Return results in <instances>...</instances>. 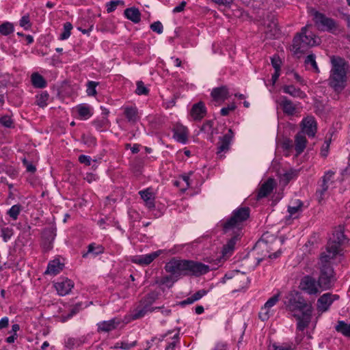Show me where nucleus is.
Masks as SVG:
<instances>
[{
    "instance_id": "1a4fd4ad",
    "label": "nucleus",
    "mask_w": 350,
    "mask_h": 350,
    "mask_svg": "<svg viewBox=\"0 0 350 350\" xmlns=\"http://www.w3.org/2000/svg\"><path fill=\"white\" fill-rule=\"evenodd\" d=\"M338 295L327 293L321 295L317 300V308L319 311L325 312L328 310L334 300L338 299Z\"/></svg>"
},
{
    "instance_id": "aec40b11",
    "label": "nucleus",
    "mask_w": 350,
    "mask_h": 350,
    "mask_svg": "<svg viewBox=\"0 0 350 350\" xmlns=\"http://www.w3.org/2000/svg\"><path fill=\"white\" fill-rule=\"evenodd\" d=\"M273 188L274 180L270 178L260 186L257 195V200L267 197L273 191Z\"/></svg>"
},
{
    "instance_id": "6ab92c4d",
    "label": "nucleus",
    "mask_w": 350,
    "mask_h": 350,
    "mask_svg": "<svg viewBox=\"0 0 350 350\" xmlns=\"http://www.w3.org/2000/svg\"><path fill=\"white\" fill-rule=\"evenodd\" d=\"M64 267V264L62 263L59 259H54L49 261L47 268L44 271L45 275H56Z\"/></svg>"
},
{
    "instance_id": "6e6552de",
    "label": "nucleus",
    "mask_w": 350,
    "mask_h": 350,
    "mask_svg": "<svg viewBox=\"0 0 350 350\" xmlns=\"http://www.w3.org/2000/svg\"><path fill=\"white\" fill-rule=\"evenodd\" d=\"M299 288L309 295H316L319 293L318 281L310 275L303 277L300 281Z\"/></svg>"
},
{
    "instance_id": "3c124183",
    "label": "nucleus",
    "mask_w": 350,
    "mask_h": 350,
    "mask_svg": "<svg viewBox=\"0 0 350 350\" xmlns=\"http://www.w3.org/2000/svg\"><path fill=\"white\" fill-rule=\"evenodd\" d=\"M108 120L106 118H103L102 120H94L92 124L96 129L99 130L103 128H105L108 124Z\"/></svg>"
},
{
    "instance_id": "680f3d73",
    "label": "nucleus",
    "mask_w": 350,
    "mask_h": 350,
    "mask_svg": "<svg viewBox=\"0 0 350 350\" xmlns=\"http://www.w3.org/2000/svg\"><path fill=\"white\" fill-rule=\"evenodd\" d=\"M23 165L25 166L27 172L34 173L36 170L35 165L29 162L26 159H23Z\"/></svg>"
},
{
    "instance_id": "4468645a",
    "label": "nucleus",
    "mask_w": 350,
    "mask_h": 350,
    "mask_svg": "<svg viewBox=\"0 0 350 350\" xmlns=\"http://www.w3.org/2000/svg\"><path fill=\"white\" fill-rule=\"evenodd\" d=\"M159 307H152L141 301L139 305L133 310L132 314L133 319H138L144 317L147 313L152 312L155 310L160 309Z\"/></svg>"
},
{
    "instance_id": "c03bdc74",
    "label": "nucleus",
    "mask_w": 350,
    "mask_h": 350,
    "mask_svg": "<svg viewBox=\"0 0 350 350\" xmlns=\"http://www.w3.org/2000/svg\"><path fill=\"white\" fill-rule=\"evenodd\" d=\"M137 344V341H133V342L131 343H129L127 342H117L115 346H114V348L115 349H124V350H129L130 349H131L132 347H135Z\"/></svg>"
},
{
    "instance_id": "f257e3e1",
    "label": "nucleus",
    "mask_w": 350,
    "mask_h": 350,
    "mask_svg": "<svg viewBox=\"0 0 350 350\" xmlns=\"http://www.w3.org/2000/svg\"><path fill=\"white\" fill-rule=\"evenodd\" d=\"M342 242H329L326 246V250L321 254L319 258L320 275L318 278V285L322 290L330 289L336 281L334 269L331 260L336 255L340 254Z\"/></svg>"
},
{
    "instance_id": "72a5a7b5",
    "label": "nucleus",
    "mask_w": 350,
    "mask_h": 350,
    "mask_svg": "<svg viewBox=\"0 0 350 350\" xmlns=\"http://www.w3.org/2000/svg\"><path fill=\"white\" fill-rule=\"evenodd\" d=\"M304 63L306 66L310 65L315 72L319 73L320 72L316 62V55L314 54L311 53L307 55Z\"/></svg>"
},
{
    "instance_id": "58836bf2",
    "label": "nucleus",
    "mask_w": 350,
    "mask_h": 350,
    "mask_svg": "<svg viewBox=\"0 0 350 350\" xmlns=\"http://www.w3.org/2000/svg\"><path fill=\"white\" fill-rule=\"evenodd\" d=\"M213 120H207L206 122L203 124L202 126L200 131L210 133V137L209 139L211 140L213 139Z\"/></svg>"
},
{
    "instance_id": "393cba45",
    "label": "nucleus",
    "mask_w": 350,
    "mask_h": 350,
    "mask_svg": "<svg viewBox=\"0 0 350 350\" xmlns=\"http://www.w3.org/2000/svg\"><path fill=\"white\" fill-rule=\"evenodd\" d=\"M124 114L128 122L132 124H135L139 119L138 111L135 107H125Z\"/></svg>"
},
{
    "instance_id": "2eb2a0df",
    "label": "nucleus",
    "mask_w": 350,
    "mask_h": 350,
    "mask_svg": "<svg viewBox=\"0 0 350 350\" xmlns=\"http://www.w3.org/2000/svg\"><path fill=\"white\" fill-rule=\"evenodd\" d=\"M233 137L234 133L232 132V130L231 129H229L227 133H226L224 136L219 137L217 147L218 154L221 152L228 151L229 150L230 145Z\"/></svg>"
},
{
    "instance_id": "e2e57ef3",
    "label": "nucleus",
    "mask_w": 350,
    "mask_h": 350,
    "mask_svg": "<svg viewBox=\"0 0 350 350\" xmlns=\"http://www.w3.org/2000/svg\"><path fill=\"white\" fill-rule=\"evenodd\" d=\"M79 161L81 163H83L85 165H91V157L87 155L81 154L79 157Z\"/></svg>"
},
{
    "instance_id": "09e8293b",
    "label": "nucleus",
    "mask_w": 350,
    "mask_h": 350,
    "mask_svg": "<svg viewBox=\"0 0 350 350\" xmlns=\"http://www.w3.org/2000/svg\"><path fill=\"white\" fill-rule=\"evenodd\" d=\"M43 235L47 241H53L56 236L55 230L53 228H49L44 230Z\"/></svg>"
},
{
    "instance_id": "2f4dec72",
    "label": "nucleus",
    "mask_w": 350,
    "mask_h": 350,
    "mask_svg": "<svg viewBox=\"0 0 350 350\" xmlns=\"http://www.w3.org/2000/svg\"><path fill=\"white\" fill-rule=\"evenodd\" d=\"M174 138L180 143H186L187 140V132L185 127L176 128L174 134Z\"/></svg>"
},
{
    "instance_id": "f8f14e48",
    "label": "nucleus",
    "mask_w": 350,
    "mask_h": 350,
    "mask_svg": "<svg viewBox=\"0 0 350 350\" xmlns=\"http://www.w3.org/2000/svg\"><path fill=\"white\" fill-rule=\"evenodd\" d=\"M312 309L308 308L307 310L303 311L301 315L294 314V317L297 321V329L298 331H304L309 325L311 321Z\"/></svg>"
},
{
    "instance_id": "412c9836",
    "label": "nucleus",
    "mask_w": 350,
    "mask_h": 350,
    "mask_svg": "<svg viewBox=\"0 0 350 350\" xmlns=\"http://www.w3.org/2000/svg\"><path fill=\"white\" fill-rule=\"evenodd\" d=\"M211 96L216 102H223L229 96V92L226 86L215 88L211 92Z\"/></svg>"
},
{
    "instance_id": "13d9d810",
    "label": "nucleus",
    "mask_w": 350,
    "mask_h": 350,
    "mask_svg": "<svg viewBox=\"0 0 350 350\" xmlns=\"http://www.w3.org/2000/svg\"><path fill=\"white\" fill-rule=\"evenodd\" d=\"M269 308L265 309L264 306L262 308L261 311L259 312V318L262 321H267L269 318Z\"/></svg>"
},
{
    "instance_id": "cd10ccee",
    "label": "nucleus",
    "mask_w": 350,
    "mask_h": 350,
    "mask_svg": "<svg viewBox=\"0 0 350 350\" xmlns=\"http://www.w3.org/2000/svg\"><path fill=\"white\" fill-rule=\"evenodd\" d=\"M295 149L298 154H301L305 149L306 145V138L304 133H298L295 135Z\"/></svg>"
},
{
    "instance_id": "a211bd4d",
    "label": "nucleus",
    "mask_w": 350,
    "mask_h": 350,
    "mask_svg": "<svg viewBox=\"0 0 350 350\" xmlns=\"http://www.w3.org/2000/svg\"><path fill=\"white\" fill-rule=\"evenodd\" d=\"M120 322L117 319L113 318L109 321H104L97 323L98 332H109L115 329Z\"/></svg>"
},
{
    "instance_id": "e433bc0d",
    "label": "nucleus",
    "mask_w": 350,
    "mask_h": 350,
    "mask_svg": "<svg viewBox=\"0 0 350 350\" xmlns=\"http://www.w3.org/2000/svg\"><path fill=\"white\" fill-rule=\"evenodd\" d=\"M49 95L46 92H42L40 95L36 97V103L41 107H44L47 105V100H49Z\"/></svg>"
},
{
    "instance_id": "9b49d317",
    "label": "nucleus",
    "mask_w": 350,
    "mask_h": 350,
    "mask_svg": "<svg viewBox=\"0 0 350 350\" xmlns=\"http://www.w3.org/2000/svg\"><path fill=\"white\" fill-rule=\"evenodd\" d=\"M302 133L306 134L308 137H314L317 129V122L314 117L308 116L301 122Z\"/></svg>"
},
{
    "instance_id": "37998d69",
    "label": "nucleus",
    "mask_w": 350,
    "mask_h": 350,
    "mask_svg": "<svg viewBox=\"0 0 350 350\" xmlns=\"http://www.w3.org/2000/svg\"><path fill=\"white\" fill-rule=\"evenodd\" d=\"M157 298V295L155 293L151 292L145 296L141 301L144 304L152 306V304L155 301Z\"/></svg>"
},
{
    "instance_id": "ea45409f",
    "label": "nucleus",
    "mask_w": 350,
    "mask_h": 350,
    "mask_svg": "<svg viewBox=\"0 0 350 350\" xmlns=\"http://www.w3.org/2000/svg\"><path fill=\"white\" fill-rule=\"evenodd\" d=\"M298 171L295 170H290L285 172L282 177V181H284V184L287 185L291 180L297 176Z\"/></svg>"
},
{
    "instance_id": "4d7b16f0",
    "label": "nucleus",
    "mask_w": 350,
    "mask_h": 350,
    "mask_svg": "<svg viewBox=\"0 0 350 350\" xmlns=\"http://www.w3.org/2000/svg\"><path fill=\"white\" fill-rule=\"evenodd\" d=\"M235 108H236L235 104L231 103V104L228 105V106L227 107H223L221 109V111H220L221 115L223 116H226L229 114L230 111L234 110Z\"/></svg>"
},
{
    "instance_id": "dca6fc26",
    "label": "nucleus",
    "mask_w": 350,
    "mask_h": 350,
    "mask_svg": "<svg viewBox=\"0 0 350 350\" xmlns=\"http://www.w3.org/2000/svg\"><path fill=\"white\" fill-rule=\"evenodd\" d=\"M334 174V172L333 171L329 170L322 177V183L320 185V189H318L316 192L319 201L323 199V196L327 191L329 187V183L332 181V178Z\"/></svg>"
},
{
    "instance_id": "5fc2aeb1",
    "label": "nucleus",
    "mask_w": 350,
    "mask_h": 350,
    "mask_svg": "<svg viewBox=\"0 0 350 350\" xmlns=\"http://www.w3.org/2000/svg\"><path fill=\"white\" fill-rule=\"evenodd\" d=\"M150 29L157 33H161L163 32V25L160 21H157L151 24Z\"/></svg>"
},
{
    "instance_id": "bf43d9fd",
    "label": "nucleus",
    "mask_w": 350,
    "mask_h": 350,
    "mask_svg": "<svg viewBox=\"0 0 350 350\" xmlns=\"http://www.w3.org/2000/svg\"><path fill=\"white\" fill-rule=\"evenodd\" d=\"M174 341L169 343V345L165 347V350H174L176 343L179 340V334H176L173 337Z\"/></svg>"
},
{
    "instance_id": "c9c22d12",
    "label": "nucleus",
    "mask_w": 350,
    "mask_h": 350,
    "mask_svg": "<svg viewBox=\"0 0 350 350\" xmlns=\"http://www.w3.org/2000/svg\"><path fill=\"white\" fill-rule=\"evenodd\" d=\"M14 31V26L11 23L5 22L0 25V33L8 36Z\"/></svg>"
},
{
    "instance_id": "b1692460",
    "label": "nucleus",
    "mask_w": 350,
    "mask_h": 350,
    "mask_svg": "<svg viewBox=\"0 0 350 350\" xmlns=\"http://www.w3.org/2000/svg\"><path fill=\"white\" fill-rule=\"evenodd\" d=\"M139 194L144 200L146 203V206L148 208L152 209L154 208V197L153 193L150 192L148 189L144 191H140Z\"/></svg>"
},
{
    "instance_id": "6e6d98bb",
    "label": "nucleus",
    "mask_w": 350,
    "mask_h": 350,
    "mask_svg": "<svg viewBox=\"0 0 350 350\" xmlns=\"http://www.w3.org/2000/svg\"><path fill=\"white\" fill-rule=\"evenodd\" d=\"M20 25L24 27L25 29H28L30 27V21L29 15L23 16L20 20Z\"/></svg>"
},
{
    "instance_id": "c756f323",
    "label": "nucleus",
    "mask_w": 350,
    "mask_h": 350,
    "mask_svg": "<svg viewBox=\"0 0 350 350\" xmlns=\"http://www.w3.org/2000/svg\"><path fill=\"white\" fill-rule=\"evenodd\" d=\"M332 241H344L345 239H348L347 235L345 232L344 226H338L336 227L332 232Z\"/></svg>"
},
{
    "instance_id": "8fccbe9b",
    "label": "nucleus",
    "mask_w": 350,
    "mask_h": 350,
    "mask_svg": "<svg viewBox=\"0 0 350 350\" xmlns=\"http://www.w3.org/2000/svg\"><path fill=\"white\" fill-rule=\"evenodd\" d=\"M118 5H124V2L120 0H114L108 3L107 5V12L110 13L113 12Z\"/></svg>"
},
{
    "instance_id": "774afa93",
    "label": "nucleus",
    "mask_w": 350,
    "mask_h": 350,
    "mask_svg": "<svg viewBox=\"0 0 350 350\" xmlns=\"http://www.w3.org/2000/svg\"><path fill=\"white\" fill-rule=\"evenodd\" d=\"M213 350H228V349H227V346L226 344L222 343V342H218L214 347Z\"/></svg>"
},
{
    "instance_id": "473e14b6",
    "label": "nucleus",
    "mask_w": 350,
    "mask_h": 350,
    "mask_svg": "<svg viewBox=\"0 0 350 350\" xmlns=\"http://www.w3.org/2000/svg\"><path fill=\"white\" fill-rule=\"evenodd\" d=\"M335 329L342 335L350 337V324H347L343 321H339Z\"/></svg>"
},
{
    "instance_id": "423d86ee",
    "label": "nucleus",
    "mask_w": 350,
    "mask_h": 350,
    "mask_svg": "<svg viewBox=\"0 0 350 350\" xmlns=\"http://www.w3.org/2000/svg\"><path fill=\"white\" fill-rule=\"evenodd\" d=\"M284 304L287 308L292 312H303L308 308L312 309V305L306 301L301 294L297 291H291L285 297Z\"/></svg>"
},
{
    "instance_id": "bb28decb",
    "label": "nucleus",
    "mask_w": 350,
    "mask_h": 350,
    "mask_svg": "<svg viewBox=\"0 0 350 350\" xmlns=\"http://www.w3.org/2000/svg\"><path fill=\"white\" fill-rule=\"evenodd\" d=\"M125 16L132 22L137 23L141 19V13L136 8H129L124 10Z\"/></svg>"
},
{
    "instance_id": "a18cd8bd",
    "label": "nucleus",
    "mask_w": 350,
    "mask_h": 350,
    "mask_svg": "<svg viewBox=\"0 0 350 350\" xmlns=\"http://www.w3.org/2000/svg\"><path fill=\"white\" fill-rule=\"evenodd\" d=\"M148 89L144 85L142 81L137 82L136 94L138 95H147L148 94Z\"/></svg>"
},
{
    "instance_id": "f3484780",
    "label": "nucleus",
    "mask_w": 350,
    "mask_h": 350,
    "mask_svg": "<svg viewBox=\"0 0 350 350\" xmlns=\"http://www.w3.org/2000/svg\"><path fill=\"white\" fill-rule=\"evenodd\" d=\"M234 243L228 242L226 245H224L221 252V255L216 258L217 262L215 264L217 266H219L221 263L226 260L232 254L234 250Z\"/></svg>"
},
{
    "instance_id": "49530a36",
    "label": "nucleus",
    "mask_w": 350,
    "mask_h": 350,
    "mask_svg": "<svg viewBox=\"0 0 350 350\" xmlns=\"http://www.w3.org/2000/svg\"><path fill=\"white\" fill-rule=\"evenodd\" d=\"M98 85L97 82L95 81H88L87 83V94L88 96H94L96 94V88Z\"/></svg>"
},
{
    "instance_id": "f704fd0d",
    "label": "nucleus",
    "mask_w": 350,
    "mask_h": 350,
    "mask_svg": "<svg viewBox=\"0 0 350 350\" xmlns=\"http://www.w3.org/2000/svg\"><path fill=\"white\" fill-rule=\"evenodd\" d=\"M77 111L79 116L83 119H88L92 116L90 107L86 105H79L77 106Z\"/></svg>"
},
{
    "instance_id": "ddd939ff",
    "label": "nucleus",
    "mask_w": 350,
    "mask_h": 350,
    "mask_svg": "<svg viewBox=\"0 0 350 350\" xmlns=\"http://www.w3.org/2000/svg\"><path fill=\"white\" fill-rule=\"evenodd\" d=\"M162 252L163 250H159L150 254L135 256L132 258L131 261L135 264L142 266L148 265Z\"/></svg>"
},
{
    "instance_id": "4c0bfd02",
    "label": "nucleus",
    "mask_w": 350,
    "mask_h": 350,
    "mask_svg": "<svg viewBox=\"0 0 350 350\" xmlns=\"http://www.w3.org/2000/svg\"><path fill=\"white\" fill-rule=\"evenodd\" d=\"M21 209H22V206L21 204H15V205H13L8 211L7 213L11 218L16 220L18 218V216L19 213H21Z\"/></svg>"
},
{
    "instance_id": "9d476101",
    "label": "nucleus",
    "mask_w": 350,
    "mask_h": 350,
    "mask_svg": "<svg viewBox=\"0 0 350 350\" xmlns=\"http://www.w3.org/2000/svg\"><path fill=\"white\" fill-rule=\"evenodd\" d=\"M54 286L59 295L64 296L70 293L74 287V282L67 278H60L58 282L55 283Z\"/></svg>"
},
{
    "instance_id": "052dcab7",
    "label": "nucleus",
    "mask_w": 350,
    "mask_h": 350,
    "mask_svg": "<svg viewBox=\"0 0 350 350\" xmlns=\"http://www.w3.org/2000/svg\"><path fill=\"white\" fill-rule=\"evenodd\" d=\"M10 81L11 77L8 74L0 76V86H6L11 82Z\"/></svg>"
},
{
    "instance_id": "5701e85b",
    "label": "nucleus",
    "mask_w": 350,
    "mask_h": 350,
    "mask_svg": "<svg viewBox=\"0 0 350 350\" xmlns=\"http://www.w3.org/2000/svg\"><path fill=\"white\" fill-rule=\"evenodd\" d=\"M280 105L282 109L284 114L287 116H293L296 112V106L286 96L281 97Z\"/></svg>"
},
{
    "instance_id": "a878e982",
    "label": "nucleus",
    "mask_w": 350,
    "mask_h": 350,
    "mask_svg": "<svg viewBox=\"0 0 350 350\" xmlns=\"http://www.w3.org/2000/svg\"><path fill=\"white\" fill-rule=\"evenodd\" d=\"M282 89L284 93L288 94L293 97L302 98L306 96V94L300 90V88H297L293 85H284Z\"/></svg>"
},
{
    "instance_id": "338daca9",
    "label": "nucleus",
    "mask_w": 350,
    "mask_h": 350,
    "mask_svg": "<svg viewBox=\"0 0 350 350\" xmlns=\"http://www.w3.org/2000/svg\"><path fill=\"white\" fill-rule=\"evenodd\" d=\"M325 146H323L322 149H321V155L323 157H325L327 155V152H328V149L329 147L330 141L327 140L325 142Z\"/></svg>"
},
{
    "instance_id": "7ed1b4c3",
    "label": "nucleus",
    "mask_w": 350,
    "mask_h": 350,
    "mask_svg": "<svg viewBox=\"0 0 350 350\" xmlns=\"http://www.w3.org/2000/svg\"><path fill=\"white\" fill-rule=\"evenodd\" d=\"M165 269L175 276L193 275L199 277L211 271L208 265L191 260L172 258L165 265Z\"/></svg>"
},
{
    "instance_id": "4be33fe9",
    "label": "nucleus",
    "mask_w": 350,
    "mask_h": 350,
    "mask_svg": "<svg viewBox=\"0 0 350 350\" xmlns=\"http://www.w3.org/2000/svg\"><path fill=\"white\" fill-rule=\"evenodd\" d=\"M206 113V109L204 103L199 102L193 105L191 110V116L195 120H200Z\"/></svg>"
},
{
    "instance_id": "de8ad7c7",
    "label": "nucleus",
    "mask_w": 350,
    "mask_h": 350,
    "mask_svg": "<svg viewBox=\"0 0 350 350\" xmlns=\"http://www.w3.org/2000/svg\"><path fill=\"white\" fill-rule=\"evenodd\" d=\"M0 124L6 128H12L14 126L12 120L8 116H4L0 118Z\"/></svg>"
},
{
    "instance_id": "0e129e2a",
    "label": "nucleus",
    "mask_w": 350,
    "mask_h": 350,
    "mask_svg": "<svg viewBox=\"0 0 350 350\" xmlns=\"http://www.w3.org/2000/svg\"><path fill=\"white\" fill-rule=\"evenodd\" d=\"M12 231L8 228H4L1 230V236L4 240L9 239L11 238Z\"/></svg>"
},
{
    "instance_id": "864d4df0",
    "label": "nucleus",
    "mask_w": 350,
    "mask_h": 350,
    "mask_svg": "<svg viewBox=\"0 0 350 350\" xmlns=\"http://www.w3.org/2000/svg\"><path fill=\"white\" fill-rule=\"evenodd\" d=\"M271 65L274 68V69L277 70H280V65H281V59L278 55H273L271 58Z\"/></svg>"
},
{
    "instance_id": "20e7f679",
    "label": "nucleus",
    "mask_w": 350,
    "mask_h": 350,
    "mask_svg": "<svg viewBox=\"0 0 350 350\" xmlns=\"http://www.w3.org/2000/svg\"><path fill=\"white\" fill-rule=\"evenodd\" d=\"M332 69L328 79L329 85L336 92H341L346 87L348 63L345 59L333 56L331 58Z\"/></svg>"
},
{
    "instance_id": "0eeeda50",
    "label": "nucleus",
    "mask_w": 350,
    "mask_h": 350,
    "mask_svg": "<svg viewBox=\"0 0 350 350\" xmlns=\"http://www.w3.org/2000/svg\"><path fill=\"white\" fill-rule=\"evenodd\" d=\"M313 16V20L318 29L333 33L338 29V25L335 20L327 17L324 14L315 11Z\"/></svg>"
},
{
    "instance_id": "39448f33",
    "label": "nucleus",
    "mask_w": 350,
    "mask_h": 350,
    "mask_svg": "<svg viewBox=\"0 0 350 350\" xmlns=\"http://www.w3.org/2000/svg\"><path fill=\"white\" fill-rule=\"evenodd\" d=\"M317 44L315 36L312 32H308L307 27L301 29L300 33H297L293 40L292 50L295 54H302L309 47Z\"/></svg>"
},
{
    "instance_id": "f03ea898",
    "label": "nucleus",
    "mask_w": 350,
    "mask_h": 350,
    "mask_svg": "<svg viewBox=\"0 0 350 350\" xmlns=\"http://www.w3.org/2000/svg\"><path fill=\"white\" fill-rule=\"evenodd\" d=\"M250 208L247 206L234 209L230 217L224 220L221 226L222 232L228 241L241 239L245 233V222L250 217Z\"/></svg>"
},
{
    "instance_id": "603ef678",
    "label": "nucleus",
    "mask_w": 350,
    "mask_h": 350,
    "mask_svg": "<svg viewBox=\"0 0 350 350\" xmlns=\"http://www.w3.org/2000/svg\"><path fill=\"white\" fill-rule=\"evenodd\" d=\"M279 297L280 294H276L271 297V298H269L264 305L265 309H270L272 306L275 305V304L279 301Z\"/></svg>"
},
{
    "instance_id": "69168bd1",
    "label": "nucleus",
    "mask_w": 350,
    "mask_h": 350,
    "mask_svg": "<svg viewBox=\"0 0 350 350\" xmlns=\"http://www.w3.org/2000/svg\"><path fill=\"white\" fill-rule=\"evenodd\" d=\"M206 293H207V291H206L204 289H201V290L197 291L196 293H195L192 296L193 297V298L196 301H198V300L200 299L202 297L206 295Z\"/></svg>"
},
{
    "instance_id": "79ce46f5",
    "label": "nucleus",
    "mask_w": 350,
    "mask_h": 350,
    "mask_svg": "<svg viewBox=\"0 0 350 350\" xmlns=\"http://www.w3.org/2000/svg\"><path fill=\"white\" fill-rule=\"evenodd\" d=\"M303 206V203L301 200H297L295 202L294 206H288V212L290 213L291 215H293L299 211H301V206Z\"/></svg>"
},
{
    "instance_id": "c85d7f7f",
    "label": "nucleus",
    "mask_w": 350,
    "mask_h": 350,
    "mask_svg": "<svg viewBox=\"0 0 350 350\" xmlns=\"http://www.w3.org/2000/svg\"><path fill=\"white\" fill-rule=\"evenodd\" d=\"M31 83L36 88H44L46 85V80L38 72H34L31 75Z\"/></svg>"
},
{
    "instance_id": "7c9ffc66",
    "label": "nucleus",
    "mask_w": 350,
    "mask_h": 350,
    "mask_svg": "<svg viewBox=\"0 0 350 350\" xmlns=\"http://www.w3.org/2000/svg\"><path fill=\"white\" fill-rule=\"evenodd\" d=\"M104 252V247L102 245L98 244L95 242L88 245V252L83 254V257H86L88 254H92L94 256L102 254Z\"/></svg>"
},
{
    "instance_id": "a19ab883",
    "label": "nucleus",
    "mask_w": 350,
    "mask_h": 350,
    "mask_svg": "<svg viewBox=\"0 0 350 350\" xmlns=\"http://www.w3.org/2000/svg\"><path fill=\"white\" fill-rule=\"evenodd\" d=\"M72 29V25L70 23L66 22L64 25V31L60 35L61 40H66L70 36V31Z\"/></svg>"
}]
</instances>
